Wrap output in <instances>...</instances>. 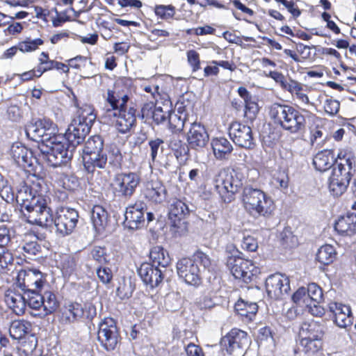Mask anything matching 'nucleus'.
Wrapping results in <instances>:
<instances>
[{
  "instance_id": "nucleus-1",
  "label": "nucleus",
  "mask_w": 356,
  "mask_h": 356,
  "mask_svg": "<svg viewBox=\"0 0 356 356\" xmlns=\"http://www.w3.org/2000/svg\"><path fill=\"white\" fill-rule=\"evenodd\" d=\"M104 98L102 119L105 122H114L115 128L122 134L129 131L135 125L136 118V109L127 108L129 99L127 89L119 83H115L107 90Z\"/></svg>"
},
{
  "instance_id": "nucleus-2",
  "label": "nucleus",
  "mask_w": 356,
  "mask_h": 356,
  "mask_svg": "<svg viewBox=\"0 0 356 356\" xmlns=\"http://www.w3.org/2000/svg\"><path fill=\"white\" fill-rule=\"evenodd\" d=\"M269 115L275 124L291 134L305 128V116L291 106L275 103L270 108Z\"/></svg>"
},
{
  "instance_id": "nucleus-3",
  "label": "nucleus",
  "mask_w": 356,
  "mask_h": 356,
  "mask_svg": "<svg viewBox=\"0 0 356 356\" xmlns=\"http://www.w3.org/2000/svg\"><path fill=\"white\" fill-rule=\"evenodd\" d=\"M241 200L245 210L254 216L268 217L275 209L273 199L258 188H244Z\"/></svg>"
},
{
  "instance_id": "nucleus-4",
  "label": "nucleus",
  "mask_w": 356,
  "mask_h": 356,
  "mask_svg": "<svg viewBox=\"0 0 356 356\" xmlns=\"http://www.w3.org/2000/svg\"><path fill=\"white\" fill-rule=\"evenodd\" d=\"M38 148L48 164L54 168L70 161L74 151L61 135L55 136L47 143H39Z\"/></svg>"
},
{
  "instance_id": "nucleus-5",
  "label": "nucleus",
  "mask_w": 356,
  "mask_h": 356,
  "mask_svg": "<svg viewBox=\"0 0 356 356\" xmlns=\"http://www.w3.org/2000/svg\"><path fill=\"white\" fill-rule=\"evenodd\" d=\"M300 346L307 356H315L323 348V325L317 321L304 322L300 328Z\"/></svg>"
},
{
  "instance_id": "nucleus-6",
  "label": "nucleus",
  "mask_w": 356,
  "mask_h": 356,
  "mask_svg": "<svg viewBox=\"0 0 356 356\" xmlns=\"http://www.w3.org/2000/svg\"><path fill=\"white\" fill-rule=\"evenodd\" d=\"M25 294L26 306L37 312L31 313L35 317H45L54 313L59 306L56 295L51 291L29 290Z\"/></svg>"
},
{
  "instance_id": "nucleus-7",
  "label": "nucleus",
  "mask_w": 356,
  "mask_h": 356,
  "mask_svg": "<svg viewBox=\"0 0 356 356\" xmlns=\"http://www.w3.org/2000/svg\"><path fill=\"white\" fill-rule=\"evenodd\" d=\"M244 177L237 170L230 172L220 170L214 177L215 188L224 202L229 203L234 200L235 194L243 184Z\"/></svg>"
},
{
  "instance_id": "nucleus-8",
  "label": "nucleus",
  "mask_w": 356,
  "mask_h": 356,
  "mask_svg": "<svg viewBox=\"0 0 356 356\" xmlns=\"http://www.w3.org/2000/svg\"><path fill=\"white\" fill-rule=\"evenodd\" d=\"M336 161L332 174L328 179V188L334 196L341 195L347 188L350 180V171L354 165V161L350 157Z\"/></svg>"
},
{
  "instance_id": "nucleus-9",
  "label": "nucleus",
  "mask_w": 356,
  "mask_h": 356,
  "mask_svg": "<svg viewBox=\"0 0 356 356\" xmlns=\"http://www.w3.org/2000/svg\"><path fill=\"white\" fill-rule=\"evenodd\" d=\"M104 141L100 136L90 137L83 148L84 168L89 173H92L95 168H104L107 163L106 154L103 151Z\"/></svg>"
},
{
  "instance_id": "nucleus-10",
  "label": "nucleus",
  "mask_w": 356,
  "mask_h": 356,
  "mask_svg": "<svg viewBox=\"0 0 356 356\" xmlns=\"http://www.w3.org/2000/svg\"><path fill=\"white\" fill-rule=\"evenodd\" d=\"M22 213L27 222L32 225L47 227L53 223L52 210L48 207L46 199L42 195L33 200L32 204H28Z\"/></svg>"
},
{
  "instance_id": "nucleus-11",
  "label": "nucleus",
  "mask_w": 356,
  "mask_h": 356,
  "mask_svg": "<svg viewBox=\"0 0 356 356\" xmlns=\"http://www.w3.org/2000/svg\"><path fill=\"white\" fill-rule=\"evenodd\" d=\"M25 131L28 138L40 143H47V141L59 135L57 125L47 118L30 123L26 126Z\"/></svg>"
},
{
  "instance_id": "nucleus-12",
  "label": "nucleus",
  "mask_w": 356,
  "mask_h": 356,
  "mask_svg": "<svg viewBox=\"0 0 356 356\" xmlns=\"http://www.w3.org/2000/svg\"><path fill=\"white\" fill-rule=\"evenodd\" d=\"M140 181V176L136 172H120L113 177L112 188L118 197L129 199L136 192Z\"/></svg>"
},
{
  "instance_id": "nucleus-13",
  "label": "nucleus",
  "mask_w": 356,
  "mask_h": 356,
  "mask_svg": "<svg viewBox=\"0 0 356 356\" xmlns=\"http://www.w3.org/2000/svg\"><path fill=\"white\" fill-rule=\"evenodd\" d=\"M227 265L236 279H241L245 282H250L254 276L260 273V269L252 261L241 257H230L227 259Z\"/></svg>"
},
{
  "instance_id": "nucleus-14",
  "label": "nucleus",
  "mask_w": 356,
  "mask_h": 356,
  "mask_svg": "<svg viewBox=\"0 0 356 356\" xmlns=\"http://www.w3.org/2000/svg\"><path fill=\"white\" fill-rule=\"evenodd\" d=\"M97 339L106 350H113L119 341V334L115 321L111 318H104L99 325Z\"/></svg>"
},
{
  "instance_id": "nucleus-15",
  "label": "nucleus",
  "mask_w": 356,
  "mask_h": 356,
  "mask_svg": "<svg viewBox=\"0 0 356 356\" xmlns=\"http://www.w3.org/2000/svg\"><path fill=\"white\" fill-rule=\"evenodd\" d=\"M44 284L45 279L40 270L29 269L20 270L18 273L15 286L24 292L29 290H40L41 291Z\"/></svg>"
},
{
  "instance_id": "nucleus-16",
  "label": "nucleus",
  "mask_w": 356,
  "mask_h": 356,
  "mask_svg": "<svg viewBox=\"0 0 356 356\" xmlns=\"http://www.w3.org/2000/svg\"><path fill=\"white\" fill-rule=\"evenodd\" d=\"M78 212L72 208L60 207L56 211L53 222L57 232L62 235H68L72 232L78 222Z\"/></svg>"
},
{
  "instance_id": "nucleus-17",
  "label": "nucleus",
  "mask_w": 356,
  "mask_h": 356,
  "mask_svg": "<svg viewBox=\"0 0 356 356\" xmlns=\"http://www.w3.org/2000/svg\"><path fill=\"white\" fill-rule=\"evenodd\" d=\"M171 111V102L165 100L162 106L159 102L145 103L141 108L142 118L148 121L152 120L156 124L165 122Z\"/></svg>"
},
{
  "instance_id": "nucleus-18",
  "label": "nucleus",
  "mask_w": 356,
  "mask_h": 356,
  "mask_svg": "<svg viewBox=\"0 0 356 356\" xmlns=\"http://www.w3.org/2000/svg\"><path fill=\"white\" fill-rule=\"evenodd\" d=\"M249 339L245 332L234 328L232 329L221 340V345L226 348L229 354L240 356L243 349L248 345Z\"/></svg>"
},
{
  "instance_id": "nucleus-19",
  "label": "nucleus",
  "mask_w": 356,
  "mask_h": 356,
  "mask_svg": "<svg viewBox=\"0 0 356 356\" xmlns=\"http://www.w3.org/2000/svg\"><path fill=\"white\" fill-rule=\"evenodd\" d=\"M179 277L190 285H199L201 282V269L191 258H182L177 263Z\"/></svg>"
},
{
  "instance_id": "nucleus-20",
  "label": "nucleus",
  "mask_w": 356,
  "mask_h": 356,
  "mask_svg": "<svg viewBox=\"0 0 356 356\" xmlns=\"http://www.w3.org/2000/svg\"><path fill=\"white\" fill-rule=\"evenodd\" d=\"M229 135L239 147L250 149L254 146L252 129L248 125L238 122H232L229 126Z\"/></svg>"
},
{
  "instance_id": "nucleus-21",
  "label": "nucleus",
  "mask_w": 356,
  "mask_h": 356,
  "mask_svg": "<svg viewBox=\"0 0 356 356\" xmlns=\"http://www.w3.org/2000/svg\"><path fill=\"white\" fill-rule=\"evenodd\" d=\"M265 286L268 297L272 299L281 298L290 290L288 277L280 273L269 275L266 280Z\"/></svg>"
},
{
  "instance_id": "nucleus-22",
  "label": "nucleus",
  "mask_w": 356,
  "mask_h": 356,
  "mask_svg": "<svg viewBox=\"0 0 356 356\" xmlns=\"http://www.w3.org/2000/svg\"><path fill=\"white\" fill-rule=\"evenodd\" d=\"M146 205L143 202H136L126 209L124 225L129 229H138L145 226Z\"/></svg>"
},
{
  "instance_id": "nucleus-23",
  "label": "nucleus",
  "mask_w": 356,
  "mask_h": 356,
  "mask_svg": "<svg viewBox=\"0 0 356 356\" xmlns=\"http://www.w3.org/2000/svg\"><path fill=\"white\" fill-rule=\"evenodd\" d=\"M329 310L333 314L334 322L338 327L345 328L352 325L353 316L348 305L332 302L329 304Z\"/></svg>"
},
{
  "instance_id": "nucleus-24",
  "label": "nucleus",
  "mask_w": 356,
  "mask_h": 356,
  "mask_svg": "<svg viewBox=\"0 0 356 356\" xmlns=\"http://www.w3.org/2000/svg\"><path fill=\"white\" fill-rule=\"evenodd\" d=\"M4 301L15 314L19 316L24 313L26 306V294L19 292L16 289H10L6 291Z\"/></svg>"
},
{
  "instance_id": "nucleus-25",
  "label": "nucleus",
  "mask_w": 356,
  "mask_h": 356,
  "mask_svg": "<svg viewBox=\"0 0 356 356\" xmlns=\"http://www.w3.org/2000/svg\"><path fill=\"white\" fill-rule=\"evenodd\" d=\"M138 273L144 283L154 288L157 286L163 280V271L150 264H143Z\"/></svg>"
},
{
  "instance_id": "nucleus-26",
  "label": "nucleus",
  "mask_w": 356,
  "mask_h": 356,
  "mask_svg": "<svg viewBox=\"0 0 356 356\" xmlns=\"http://www.w3.org/2000/svg\"><path fill=\"white\" fill-rule=\"evenodd\" d=\"M90 130V129L83 124L72 122L63 136L65 141H67L70 147L74 150L75 147L83 141Z\"/></svg>"
},
{
  "instance_id": "nucleus-27",
  "label": "nucleus",
  "mask_w": 356,
  "mask_h": 356,
  "mask_svg": "<svg viewBox=\"0 0 356 356\" xmlns=\"http://www.w3.org/2000/svg\"><path fill=\"white\" fill-rule=\"evenodd\" d=\"M187 141L193 149L204 147L209 141V134L204 127L199 123H192L187 133Z\"/></svg>"
},
{
  "instance_id": "nucleus-28",
  "label": "nucleus",
  "mask_w": 356,
  "mask_h": 356,
  "mask_svg": "<svg viewBox=\"0 0 356 356\" xmlns=\"http://www.w3.org/2000/svg\"><path fill=\"white\" fill-rule=\"evenodd\" d=\"M10 154L14 161L23 168L31 166L33 164L32 152L21 143L17 142L12 145Z\"/></svg>"
},
{
  "instance_id": "nucleus-29",
  "label": "nucleus",
  "mask_w": 356,
  "mask_h": 356,
  "mask_svg": "<svg viewBox=\"0 0 356 356\" xmlns=\"http://www.w3.org/2000/svg\"><path fill=\"white\" fill-rule=\"evenodd\" d=\"M169 220L175 227H179L181 221L189 214V209L183 201L175 199L169 207Z\"/></svg>"
},
{
  "instance_id": "nucleus-30",
  "label": "nucleus",
  "mask_w": 356,
  "mask_h": 356,
  "mask_svg": "<svg viewBox=\"0 0 356 356\" xmlns=\"http://www.w3.org/2000/svg\"><path fill=\"white\" fill-rule=\"evenodd\" d=\"M83 315V308L80 304L69 302L62 309L60 320L63 323L70 324L78 321Z\"/></svg>"
},
{
  "instance_id": "nucleus-31",
  "label": "nucleus",
  "mask_w": 356,
  "mask_h": 356,
  "mask_svg": "<svg viewBox=\"0 0 356 356\" xmlns=\"http://www.w3.org/2000/svg\"><path fill=\"white\" fill-rule=\"evenodd\" d=\"M334 229L342 235L353 236L356 234V214L340 217L334 224Z\"/></svg>"
},
{
  "instance_id": "nucleus-32",
  "label": "nucleus",
  "mask_w": 356,
  "mask_h": 356,
  "mask_svg": "<svg viewBox=\"0 0 356 356\" xmlns=\"http://www.w3.org/2000/svg\"><path fill=\"white\" fill-rule=\"evenodd\" d=\"M96 119L94 108L89 104H84L77 108L76 117L72 122H76L79 124H83L90 129Z\"/></svg>"
},
{
  "instance_id": "nucleus-33",
  "label": "nucleus",
  "mask_w": 356,
  "mask_h": 356,
  "mask_svg": "<svg viewBox=\"0 0 356 356\" xmlns=\"http://www.w3.org/2000/svg\"><path fill=\"white\" fill-rule=\"evenodd\" d=\"M91 220L97 232L104 231L108 225L109 216L107 211L100 205L93 207L91 211Z\"/></svg>"
},
{
  "instance_id": "nucleus-34",
  "label": "nucleus",
  "mask_w": 356,
  "mask_h": 356,
  "mask_svg": "<svg viewBox=\"0 0 356 356\" xmlns=\"http://www.w3.org/2000/svg\"><path fill=\"white\" fill-rule=\"evenodd\" d=\"M166 193L165 187L159 180H152L147 184L145 195L153 202H163L165 199Z\"/></svg>"
},
{
  "instance_id": "nucleus-35",
  "label": "nucleus",
  "mask_w": 356,
  "mask_h": 356,
  "mask_svg": "<svg viewBox=\"0 0 356 356\" xmlns=\"http://www.w3.org/2000/svg\"><path fill=\"white\" fill-rule=\"evenodd\" d=\"M334 162L333 152L324 149L318 152L313 159V165L318 171H325L332 167Z\"/></svg>"
},
{
  "instance_id": "nucleus-36",
  "label": "nucleus",
  "mask_w": 356,
  "mask_h": 356,
  "mask_svg": "<svg viewBox=\"0 0 356 356\" xmlns=\"http://www.w3.org/2000/svg\"><path fill=\"white\" fill-rule=\"evenodd\" d=\"M211 146L214 156L217 159H225L233 150L231 143L223 137L213 138Z\"/></svg>"
},
{
  "instance_id": "nucleus-37",
  "label": "nucleus",
  "mask_w": 356,
  "mask_h": 356,
  "mask_svg": "<svg viewBox=\"0 0 356 356\" xmlns=\"http://www.w3.org/2000/svg\"><path fill=\"white\" fill-rule=\"evenodd\" d=\"M149 258L153 266L165 268L170 263L168 252L161 246L153 247L149 252Z\"/></svg>"
},
{
  "instance_id": "nucleus-38",
  "label": "nucleus",
  "mask_w": 356,
  "mask_h": 356,
  "mask_svg": "<svg viewBox=\"0 0 356 356\" xmlns=\"http://www.w3.org/2000/svg\"><path fill=\"white\" fill-rule=\"evenodd\" d=\"M31 331V324L24 320L13 321L9 327L10 337L14 339H23Z\"/></svg>"
},
{
  "instance_id": "nucleus-39",
  "label": "nucleus",
  "mask_w": 356,
  "mask_h": 356,
  "mask_svg": "<svg viewBox=\"0 0 356 356\" xmlns=\"http://www.w3.org/2000/svg\"><path fill=\"white\" fill-rule=\"evenodd\" d=\"M40 195L33 193L32 189L28 186H22L17 192L15 195V201L20 206L21 212L25 209L28 204H32V201Z\"/></svg>"
},
{
  "instance_id": "nucleus-40",
  "label": "nucleus",
  "mask_w": 356,
  "mask_h": 356,
  "mask_svg": "<svg viewBox=\"0 0 356 356\" xmlns=\"http://www.w3.org/2000/svg\"><path fill=\"white\" fill-rule=\"evenodd\" d=\"M167 120H168L169 128L172 132H180L184 129L186 120V114L179 111L177 113L170 111Z\"/></svg>"
},
{
  "instance_id": "nucleus-41",
  "label": "nucleus",
  "mask_w": 356,
  "mask_h": 356,
  "mask_svg": "<svg viewBox=\"0 0 356 356\" xmlns=\"http://www.w3.org/2000/svg\"><path fill=\"white\" fill-rule=\"evenodd\" d=\"M336 251L331 245H325L321 246L316 254V260L323 265L331 264L336 257Z\"/></svg>"
},
{
  "instance_id": "nucleus-42",
  "label": "nucleus",
  "mask_w": 356,
  "mask_h": 356,
  "mask_svg": "<svg viewBox=\"0 0 356 356\" xmlns=\"http://www.w3.org/2000/svg\"><path fill=\"white\" fill-rule=\"evenodd\" d=\"M257 309L258 306L254 302L248 303L242 300L235 305V310L237 313L249 318H251L257 313Z\"/></svg>"
},
{
  "instance_id": "nucleus-43",
  "label": "nucleus",
  "mask_w": 356,
  "mask_h": 356,
  "mask_svg": "<svg viewBox=\"0 0 356 356\" xmlns=\"http://www.w3.org/2000/svg\"><path fill=\"white\" fill-rule=\"evenodd\" d=\"M38 344L37 338L34 335L25 337L20 342L18 350L26 356L31 355L36 348Z\"/></svg>"
},
{
  "instance_id": "nucleus-44",
  "label": "nucleus",
  "mask_w": 356,
  "mask_h": 356,
  "mask_svg": "<svg viewBox=\"0 0 356 356\" xmlns=\"http://www.w3.org/2000/svg\"><path fill=\"white\" fill-rule=\"evenodd\" d=\"M309 302L321 303L323 299L321 288L316 283H311L307 289Z\"/></svg>"
},
{
  "instance_id": "nucleus-45",
  "label": "nucleus",
  "mask_w": 356,
  "mask_h": 356,
  "mask_svg": "<svg viewBox=\"0 0 356 356\" xmlns=\"http://www.w3.org/2000/svg\"><path fill=\"white\" fill-rule=\"evenodd\" d=\"M154 10L156 16L165 20L172 18L175 14V8L172 5H156Z\"/></svg>"
},
{
  "instance_id": "nucleus-46",
  "label": "nucleus",
  "mask_w": 356,
  "mask_h": 356,
  "mask_svg": "<svg viewBox=\"0 0 356 356\" xmlns=\"http://www.w3.org/2000/svg\"><path fill=\"white\" fill-rule=\"evenodd\" d=\"M44 41L40 38H26L25 40L19 42V50L22 52H31L36 50L39 46L42 45Z\"/></svg>"
},
{
  "instance_id": "nucleus-47",
  "label": "nucleus",
  "mask_w": 356,
  "mask_h": 356,
  "mask_svg": "<svg viewBox=\"0 0 356 356\" xmlns=\"http://www.w3.org/2000/svg\"><path fill=\"white\" fill-rule=\"evenodd\" d=\"M22 249L25 257L30 258L31 256L36 255L41 250V246L36 241H28L24 240V242L22 245L19 247Z\"/></svg>"
},
{
  "instance_id": "nucleus-48",
  "label": "nucleus",
  "mask_w": 356,
  "mask_h": 356,
  "mask_svg": "<svg viewBox=\"0 0 356 356\" xmlns=\"http://www.w3.org/2000/svg\"><path fill=\"white\" fill-rule=\"evenodd\" d=\"M326 138V130L323 127H316L310 131V143L312 145H321Z\"/></svg>"
},
{
  "instance_id": "nucleus-49",
  "label": "nucleus",
  "mask_w": 356,
  "mask_h": 356,
  "mask_svg": "<svg viewBox=\"0 0 356 356\" xmlns=\"http://www.w3.org/2000/svg\"><path fill=\"white\" fill-rule=\"evenodd\" d=\"M194 261V264L198 266L201 265L204 269L211 270L212 261L209 257L202 251H196L191 258Z\"/></svg>"
},
{
  "instance_id": "nucleus-50",
  "label": "nucleus",
  "mask_w": 356,
  "mask_h": 356,
  "mask_svg": "<svg viewBox=\"0 0 356 356\" xmlns=\"http://www.w3.org/2000/svg\"><path fill=\"white\" fill-rule=\"evenodd\" d=\"M238 95L243 99L245 104V110H252L257 112L258 111L257 104L252 101V97L248 90L244 87H239L238 89Z\"/></svg>"
},
{
  "instance_id": "nucleus-51",
  "label": "nucleus",
  "mask_w": 356,
  "mask_h": 356,
  "mask_svg": "<svg viewBox=\"0 0 356 356\" xmlns=\"http://www.w3.org/2000/svg\"><path fill=\"white\" fill-rule=\"evenodd\" d=\"M293 301L300 307L309 305V300L307 295V289L305 287L299 288L292 296Z\"/></svg>"
},
{
  "instance_id": "nucleus-52",
  "label": "nucleus",
  "mask_w": 356,
  "mask_h": 356,
  "mask_svg": "<svg viewBox=\"0 0 356 356\" xmlns=\"http://www.w3.org/2000/svg\"><path fill=\"white\" fill-rule=\"evenodd\" d=\"M323 108L325 112L330 116L336 115L340 108V102L334 99L332 97L327 98L323 103Z\"/></svg>"
},
{
  "instance_id": "nucleus-53",
  "label": "nucleus",
  "mask_w": 356,
  "mask_h": 356,
  "mask_svg": "<svg viewBox=\"0 0 356 356\" xmlns=\"http://www.w3.org/2000/svg\"><path fill=\"white\" fill-rule=\"evenodd\" d=\"M91 256L100 265L108 262L106 250L104 248L96 246L91 251Z\"/></svg>"
},
{
  "instance_id": "nucleus-54",
  "label": "nucleus",
  "mask_w": 356,
  "mask_h": 356,
  "mask_svg": "<svg viewBox=\"0 0 356 356\" xmlns=\"http://www.w3.org/2000/svg\"><path fill=\"white\" fill-rule=\"evenodd\" d=\"M0 196L8 203L13 202L15 200V195L11 186L7 184L2 183V186H0Z\"/></svg>"
},
{
  "instance_id": "nucleus-55",
  "label": "nucleus",
  "mask_w": 356,
  "mask_h": 356,
  "mask_svg": "<svg viewBox=\"0 0 356 356\" xmlns=\"http://www.w3.org/2000/svg\"><path fill=\"white\" fill-rule=\"evenodd\" d=\"M163 140L156 138L149 141V145L151 150V158L153 161L156 160L157 155L163 152Z\"/></svg>"
},
{
  "instance_id": "nucleus-56",
  "label": "nucleus",
  "mask_w": 356,
  "mask_h": 356,
  "mask_svg": "<svg viewBox=\"0 0 356 356\" xmlns=\"http://www.w3.org/2000/svg\"><path fill=\"white\" fill-rule=\"evenodd\" d=\"M97 275L104 284L109 283L113 277L111 270L106 267H99L97 269Z\"/></svg>"
},
{
  "instance_id": "nucleus-57",
  "label": "nucleus",
  "mask_w": 356,
  "mask_h": 356,
  "mask_svg": "<svg viewBox=\"0 0 356 356\" xmlns=\"http://www.w3.org/2000/svg\"><path fill=\"white\" fill-rule=\"evenodd\" d=\"M241 248L250 252H254L258 248V243L253 236H247L243 238Z\"/></svg>"
},
{
  "instance_id": "nucleus-58",
  "label": "nucleus",
  "mask_w": 356,
  "mask_h": 356,
  "mask_svg": "<svg viewBox=\"0 0 356 356\" xmlns=\"http://www.w3.org/2000/svg\"><path fill=\"white\" fill-rule=\"evenodd\" d=\"M187 58L193 72H195L200 68L199 54L195 50H190L187 52Z\"/></svg>"
},
{
  "instance_id": "nucleus-59",
  "label": "nucleus",
  "mask_w": 356,
  "mask_h": 356,
  "mask_svg": "<svg viewBox=\"0 0 356 356\" xmlns=\"http://www.w3.org/2000/svg\"><path fill=\"white\" fill-rule=\"evenodd\" d=\"M282 88L292 95H295L300 90H302V84L292 79L286 80L284 83H282Z\"/></svg>"
},
{
  "instance_id": "nucleus-60",
  "label": "nucleus",
  "mask_w": 356,
  "mask_h": 356,
  "mask_svg": "<svg viewBox=\"0 0 356 356\" xmlns=\"http://www.w3.org/2000/svg\"><path fill=\"white\" fill-rule=\"evenodd\" d=\"M274 181L277 188L281 190L287 189L289 187V178L288 175L284 172L279 173L277 176L275 177Z\"/></svg>"
},
{
  "instance_id": "nucleus-61",
  "label": "nucleus",
  "mask_w": 356,
  "mask_h": 356,
  "mask_svg": "<svg viewBox=\"0 0 356 356\" xmlns=\"http://www.w3.org/2000/svg\"><path fill=\"white\" fill-rule=\"evenodd\" d=\"M87 58L82 56H77L73 58H71L68 60V66L69 67H72L75 69H79L82 66L85 65L86 63Z\"/></svg>"
},
{
  "instance_id": "nucleus-62",
  "label": "nucleus",
  "mask_w": 356,
  "mask_h": 356,
  "mask_svg": "<svg viewBox=\"0 0 356 356\" xmlns=\"http://www.w3.org/2000/svg\"><path fill=\"white\" fill-rule=\"evenodd\" d=\"M13 261L11 254L5 251L3 247H0V266L1 268L6 267L7 265Z\"/></svg>"
},
{
  "instance_id": "nucleus-63",
  "label": "nucleus",
  "mask_w": 356,
  "mask_h": 356,
  "mask_svg": "<svg viewBox=\"0 0 356 356\" xmlns=\"http://www.w3.org/2000/svg\"><path fill=\"white\" fill-rule=\"evenodd\" d=\"M76 260L73 257L67 256L63 263V268L66 273H72L76 268Z\"/></svg>"
},
{
  "instance_id": "nucleus-64",
  "label": "nucleus",
  "mask_w": 356,
  "mask_h": 356,
  "mask_svg": "<svg viewBox=\"0 0 356 356\" xmlns=\"http://www.w3.org/2000/svg\"><path fill=\"white\" fill-rule=\"evenodd\" d=\"M185 350L188 356H204L202 348L194 343L188 344Z\"/></svg>"
}]
</instances>
